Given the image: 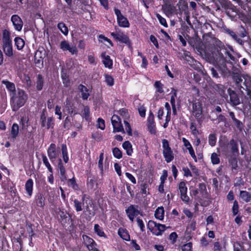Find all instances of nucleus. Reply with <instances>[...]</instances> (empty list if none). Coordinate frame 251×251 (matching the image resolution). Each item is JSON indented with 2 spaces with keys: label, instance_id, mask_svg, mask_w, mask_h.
Here are the masks:
<instances>
[{
  "label": "nucleus",
  "instance_id": "nucleus-1",
  "mask_svg": "<svg viewBox=\"0 0 251 251\" xmlns=\"http://www.w3.org/2000/svg\"><path fill=\"white\" fill-rule=\"evenodd\" d=\"M213 65L219 71L223 77H226L231 75L234 82L240 77H243L245 75V74H242L239 71L235 72V70H233L231 72L229 70L226 66V61L222 54H220L219 57L214 59Z\"/></svg>",
  "mask_w": 251,
  "mask_h": 251
},
{
  "label": "nucleus",
  "instance_id": "nucleus-2",
  "mask_svg": "<svg viewBox=\"0 0 251 251\" xmlns=\"http://www.w3.org/2000/svg\"><path fill=\"white\" fill-rule=\"evenodd\" d=\"M27 99V95L25 91L18 89L17 93L12 95L11 97L13 111H16L23 106Z\"/></svg>",
  "mask_w": 251,
  "mask_h": 251
},
{
  "label": "nucleus",
  "instance_id": "nucleus-3",
  "mask_svg": "<svg viewBox=\"0 0 251 251\" xmlns=\"http://www.w3.org/2000/svg\"><path fill=\"white\" fill-rule=\"evenodd\" d=\"M10 35L8 30L5 29L2 31V48L5 55L9 57L13 55L12 41Z\"/></svg>",
  "mask_w": 251,
  "mask_h": 251
},
{
  "label": "nucleus",
  "instance_id": "nucleus-4",
  "mask_svg": "<svg viewBox=\"0 0 251 251\" xmlns=\"http://www.w3.org/2000/svg\"><path fill=\"white\" fill-rule=\"evenodd\" d=\"M223 51L225 55V57L224 56L223 53L219 52V50H217V53H215V55L214 54H212V58H211V60L210 61L211 63H212L213 64V61H214V59L219 57L220 54V55L222 54L224 58H225V59L226 61V63H230V64H232V62L231 61H233L234 62H236V58L232 54V53L230 52V51H229L228 50H227L226 49H224L223 50Z\"/></svg>",
  "mask_w": 251,
  "mask_h": 251
},
{
  "label": "nucleus",
  "instance_id": "nucleus-5",
  "mask_svg": "<svg viewBox=\"0 0 251 251\" xmlns=\"http://www.w3.org/2000/svg\"><path fill=\"white\" fill-rule=\"evenodd\" d=\"M163 154L165 161L167 163L172 161L174 158V153L170 147L168 141L166 139L162 140Z\"/></svg>",
  "mask_w": 251,
  "mask_h": 251
},
{
  "label": "nucleus",
  "instance_id": "nucleus-6",
  "mask_svg": "<svg viewBox=\"0 0 251 251\" xmlns=\"http://www.w3.org/2000/svg\"><path fill=\"white\" fill-rule=\"evenodd\" d=\"M148 227L156 235H160L163 231L165 230V225L157 223L150 220L148 223Z\"/></svg>",
  "mask_w": 251,
  "mask_h": 251
},
{
  "label": "nucleus",
  "instance_id": "nucleus-7",
  "mask_svg": "<svg viewBox=\"0 0 251 251\" xmlns=\"http://www.w3.org/2000/svg\"><path fill=\"white\" fill-rule=\"evenodd\" d=\"M182 57L194 69L197 71L201 70V64L189 55L188 52L184 53Z\"/></svg>",
  "mask_w": 251,
  "mask_h": 251
},
{
  "label": "nucleus",
  "instance_id": "nucleus-8",
  "mask_svg": "<svg viewBox=\"0 0 251 251\" xmlns=\"http://www.w3.org/2000/svg\"><path fill=\"white\" fill-rule=\"evenodd\" d=\"M114 12L117 18V22L120 26L124 27H128L129 26V23L127 18L124 17L122 14L121 11L115 8Z\"/></svg>",
  "mask_w": 251,
  "mask_h": 251
},
{
  "label": "nucleus",
  "instance_id": "nucleus-9",
  "mask_svg": "<svg viewBox=\"0 0 251 251\" xmlns=\"http://www.w3.org/2000/svg\"><path fill=\"white\" fill-rule=\"evenodd\" d=\"M111 123L113 127L114 132H122L125 133L121 119L118 116L114 115L111 118Z\"/></svg>",
  "mask_w": 251,
  "mask_h": 251
},
{
  "label": "nucleus",
  "instance_id": "nucleus-10",
  "mask_svg": "<svg viewBox=\"0 0 251 251\" xmlns=\"http://www.w3.org/2000/svg\"><path fill=\"white\" fill-rule=\"evenodd\" d=\"M60 48L63 51H69L72 54H76L77 50L75 46H71L66 40L62 41L59 45Z\"/></svg>",
  "mask_w": 251,
  "mask_h": 251
},
{
  "label": "nucleus",
  "instance_id": "nucleus-11",
  "mask_svg": "<svg viewBox=\"0 0 251 251\" xmlns=\"http://www.w3.org/2000/svg\"><path fill=\"white\" fill-rule=\"evenodd\" d=\"M48 155L52 163L59 154V151L57 150L55 144L52 143L50 145L47 151Z\"/></svg>",
  "mask_w": 251,
  "mask_h": 251
},
{
  "label": "nucleus",
  "instance_id": "nucleus-12",
  "mask_svg": "<svg viewBox=\"0 0 251 251\" xmlns=\"http://www.w3.org/2000/svg\"><path fill=\"white\" fill-rule=\"evenodd\" d=\"M244 82L242 89L247 92V95L251 99V76L248 74H245L243 76Z\"/></svg>",
  "mask_w": 251,
  "mask_h": 251
},
{
  "label": "nucleus",
  "instance_id": "nucleus-13",
  "mask_svg": "<svg viewBox=\"0 0 251 251\" xmlns=\"http://www.w3.org/2000/svg\"><path fill=\"white\" fill-rule=\"evenodd\" d=\"M178 189L180 194V198L182 201L188 202L189 201V197L187 196V188L186 183L184 181H181L178 184Z\"/></svg>",
  "mask_w": 251,
  "mask_h": 251
},
{
  "label": "nucleus",
  "instance_id": "nucleus-14",
  "mask_svg": "<svg viewBox=\"0 0 251 251\" xmlns=\"http://www.w3.org/2000/svg\"><path fill=\"white\" fill-rule=\"evenodd\" d=\"M202 112V104L199 100H196L192 103L193 115L197 118H199Z\"/></svg>",
  "mask_w": 251,
  "mask_h": 251
},
{
  "label": "nucleus",
  "instance_id": "nucleus-15",
  "mask_svg": "<svg viewBox=\"0 0 251 251\" xmlns=\"http://www.w3.org/2000/svg\"><path fill=\"white\" fill-rule=\"evenodd\" d=\"M46 56V50L43 48L41 49H39L35 52L34 55L35 63L37 65L41 64L43 65V59Z\"/></svg>",
  "mask_w": 251,
  "mask_h": 251
},
{
  "label": "nucleus",
  "instance_id": "nucleus-16",
  "mask_svg": "<svg viewBox=\"0 0 251 251\" xmlns=\"http://www.w3.org/2000/svg\"><path fill=\"white\" fill-rule=\"evenodd\" d=\"M227 92L229 96L230 101L233 106H237L240 103V100L237 94L230 88L227 89Z\"/></svg>",
  "mask_w": 251,
  "mask_h": 251
},
{
  "label": "nucleus",
  "instance_id": "nucleus-17",
  "mask_svg": "<svg viewBox=\"0 0 251 251\" xmlns=\"http://www.w3.org/2000/svg\"><path fill=\"white\" fill-rule=\"evenodd\" d=\"M11 21L16 30L18 31H21L22 30L23 23L21 18L19 16L17 15L12 16Z\"/></svg>",
  "mask_w": 251,
  "mask_h": 251
},
{
  "label": "nucleus",
  "instance_id": "nucleus-18",
  "mask_svg": "<svg viewBox=\"0 0 251 251\" xmlns=\"http://www.w3.org/2000/svg\"><path fill=\"white\" fill-rule=\"evenodd\" d=\"M227 147L230 149L231 152L233 156H236L239 154L238 144L236 141L232 139L227 144Z\"/></svg>",
  "mask_w": 251,
  "mask_h": 251
},
{
  "label": "nucleus",
  "instance_id": "nucleus-19",
  "mask_svg": "<svg viewBox=\"0 0 251 251\" xmlns=\"http://www.w3.org/2000/svg\"><path fill=\"white\" fill-rule=\"evenodd\" d=\"M126 211L129 219L132 222L133 221L134 217L137 216L140 213L139 211L133 205H130Z\"/></svg>",
  "mask_w": 251,
  "mask_h": 251
},
{
  "label": "nucleus",
  "instance_id": "nucleus-20",
  "mask_svg": "<svg viewBox=\"0 0 251 251\" xmlns=\"http://www.w3.org/2000/svg\"><path fill=\"white\" fill-rule=\"evenodd\" d=\"M162 9L165 14L169 17L174 13L176 10V7L169 3H166L162 5Z\"/></svg>",
  "mask_w": 251,
  "mask_h": 251
},
{
  "label": "nucleus",
  "instance_id": "nucleus-21",
  "mask_svg": "<svg viewBox=\"0 0 251 251\" xmlns=\"http://www.w3.org/2000/svg\"><path fill=\"white\" fill-rule=\"evenodd\" d=\"M58 169L60 172V178L61 181H64L67 179V177L66 176V170L65 167L63 166L62 160L60 158H59L58 159Z\"/></svg>",
  "mask_w": 251,
  "mask_h": 251
},
{
  "label": "nucleus",
  "instance_id": "nucleus-22",
  "mask_svg": "<svg viewBox=\"0 0 251 251\" xmlns=\"http://www.w3.org/2000/svg\"><path fill=\"white\" fill-rule=\"evenodd\" d=\"M213 88L216 91L221 97L225 98L227 97V95L226 94V88L224 85L221 84H214L213 85Z\"/></svg>",
  "mask_w": 251,
  "mask_h": 251
},
{
  "label": "nucleus",
  "instance_id": "nucleus-23",
  "mask_svg": "<svg viewBox=\"0 0 251 251\" xmlns=\"http://www.w3.org/2000/svg\"><path fill=\"white\" fill-rule=\"evenodd\" d=\"M86 195H83L82 196L81 201H79L77 199H75L73 201L74 206L76 212H79L82 210V206L84 205V201L85 200Z\"/></svg>",
  "mask_w": 251,
  "mask_h": 251
},
{
  "label": "nucleus",
  "instance_id": "nucleus-24",
  "mask_svg": "<svg viewBox=\"0 0 251 251\" xmlns=\"http://www.w3.org/2000/svg\"><path fill=\"white\" fill-rule=\"evenodd\" d=\"M118 41L126 44L130 49H132L131 44L128 37L123 32H120Z\"/></svg>",
  "mask_w": 251,
  "mask_h": 251
},
{
  "label": "nucleus",
  "instance_id": "nucleus-25",
  "mask_svg": "<svg viewBox=\"0 0 251 251\" xmlns=\"http://www.w3.org/2000/svg\"><path fill=\"white\" fill-rule=\"evenodd\" d=\"M2 83L5 85L7 90L11 92V96L14 94L16 92L15 85L14 83L10 82L8 80H3Z\"/></svg>",
  "mask_w": 251,
  "mask_h": 251
},
{
  "label": "nucleus",
  "instance_id": "nucleus-26",
  "mask_svg": "<svg viewBox=\"0 0 251 251\" xmlns=\"http://www.w3.org/2000/svg\"><path fill=\"white\" fill-rule=\"evenodd\" d=\"M44 84V77L40 74L37 75L36 81V88L37 90L41 91L43 89Z\"/></svg>",
  "mask_w": 251,
  "mask_h": 251
},
{
  "label": "nucleus",
  "instance_id": "nucleus-27",
  "mask_svg": "<svg viewBox=\"0 0 251 251\" xmlns=\"http://www.w3.org/2000/svg\"><path fill=\"white\" fill-rule=\"evenodd\" d=\"M101 57L103 58L102 62L106 68H111L113 65V61L110 59L109 55H106L105 53L101 54Z\"/></svg>",
  "mask_w": 251,
  "mask_h": 251
},
{
  "label": "nucleus",
  "instance_id": "nucleus-28",
  "mask_svg": "<svg viewBox=\"0 0 251 251\" xmlns=\"http://www.w3.org/2000/svg\"><path fill=\"white\" fill-rule=\"evenodd\" d=\"M45 198L42 193H38L35 198L36 205L38 206L43 207L45 205Z\"/></svg>",
  "mask_w": 251,
  "mask_h": 251
},
{
  "label": "nucleus",
  "instance_id": "nucleus-29",
  "mask_svg": "<svg viewBox=\"0 0 251 251\" xmlns=\"http://www.w3.org/2000/svg\"><path fill=\"white\" fill-rule=\"evenodd\" d=\"M33 181L31 178H29L25 182V188L26 193L29 197L32 194Z\"/></svg>",
  "mask_w": 251,
  "mask_h": 251
},
{
  "label": "nucleus",
  "instance_id": "nucleus-30",
  "mask_svg": "<svg viewBox=\"0 0 251 251\" xmlns=\"http://www.w3.org/2000/svg\"><path fill=\"white\" fill-rule=\"evenodd\" d=\"M240 198L245 202H249L251 200V194L247 191H240L239 194Z\"/></svg>",
  "mask_w": 251,
  "mask_h": 251
},
{
  "label": "nucleus",
  "instance_id": "nucleus-31",
  "mask_svg": "<svg viewBox=\"0 0 251 251\" xmlns=\"http://www.w3.org/2000/svg\"><path fill=\"white\" fill-rule=\"evenodd\" d=\"M78 89L81 93V97L82 99L84 100H87L88 97L90 96V94H89V93H88V88L83 85L80 84L78 86Z\"/></svg>",
  "mask_w": 251,
  "mask_h": 251
},
{
  "label": "nucleus",
  "instance_id": "nucleus-32",
  "mask_svg": "<svg viewBox=\"0 0 251 251\" xmlns=\"http://www.w3.org/2000/svg\"><path fill=\"white\" fill-rule=\"evenodd\" d=\"M19 127L18 125L16 123L13 124L10 131L11 137L13 140H15L16 138L19 134Z\"/></svg>",
  "mask_w": 251,
  "mask_h": 251
},
{
  "label": "nucleus",
  "instance_id": "nucleus-33",
  "mask_svg": "<svg viewBox=\"0 0 251 251\" xmlns=\"http://www.w3.org/2000/svg\"><path fill=\"white\" fill-rule=\"evenodd\" d=\"M222 6L225 10V12H226L228 10H233L234 9V7H235L234 5H233L230 1L223 0L221 2Z\"/></svg>",
  "mask_w": 251,
  "mask_h": 251
},
{
  "label": "nucleus",
  "instance_id": "nucleus-34",
  "mask_svg": "<svg viewBox=\"0 0 251 251\" xmlns=\"http://www.w3.org/2000/svg\"><path fill=\"white\" fill-rule=\"evenodd\" d=\"M123 148L126 150V153L128 155H131L133 152L132 145L128 141L124 142L123 144Z\"/></svg>",
  "mask_w": 251,
  "mask_h": 251
},
{
  "label": "nucleus",
  "instance_id": "nucleus-35",
  "mask_svg": "<svg viewBox=\"0 0 251 251\" xmlns=\"http://www.w3.org/2000/svg\"><path fill=\"white\" fill-rule=\"evenodd\" d=\"M15 45L18 50H22L24 45L25 41L20 37H16L14 39Z\"/></svg>",
  "mask_w": 251,
  "mask_h": 251
},
{
  "label": "nucleus",
  "instance_id": "nucleus-36",
  "mask_svg": "<svg viewBox=\"0 0 251 251\" xmlns=\"http://www.w3.org/2000/svg\"><path fill=\"white\" fill-rule=\"evenodd\" d=\"M164 210L163 207H160L157 208L155 211L154 216L156 218L162 220L164 218Z\"/></svg>",
  "mask_w": 251,
  "mask_h": 251
},
{
  "label": "nucleus",
  "instance_id": "nucleus-37",
  "mask_svg": "<svg viewBox=\"0 0 251 251\" xmlns=\"http://www.w3.org/2000/svg\"><path fill=\"white\" fill-rule=\"evenodd\" d=\"M95 232L100 237H103L104 238H107L106 235L103 231L102 227H101L98 224H95L94 226Z\"/></svg>",
  "mask_w": 251,
  "mask_h": 251
},
{
  "label": "nucleus",
  "instance_id": "nucleus-38",
  "mask_svg": "<svg viewBox=\"0 0 251 251\" xmlns=\"http://www.w3.org/2000/svg\"><path fill=\"white\" fill-rule=\"evenodd\" d=\"M226 13L228 17H230L231 20L234 21L237 18L238 10L236 7H235L234 9L228 10L226 12Z\"/></svg>",
  "mask_w": 251,
  "mask_h": 251
},
{
  "label": "nucleus",
  "instance_id": "nucleus-39",
  "mask_svg": "<svg viewBox=\"0 0 251 251\" xmlns=\"http://www.w3.org/2000/svg\"><path fill=\"white\" fill-rule=\"evenodd\" d=\"M119 235L123 239L128 241L130 239L129 235L128 234L127 231L125 230L123 228H119L118 230Z\"/></svg>",
  "mask_w": 251,
  "mask_h": 251
},
{
  "label": "nucleus",
  "instance_id": "nucleus-40",
  "mask_svg": "<svg viewBox=\"0 0 251 251\" xmlns=\"http://www.w3.org/2000/svg\"><path fill=\"white\" fill-rule=\"evenodd\" d=\"M61 151L64 161L66 163L68 162L69 157L68 156L67 149L66 144L61 145Z\"/></svg>",
  "mask_w": 251,
  "mask_h": 251
},
{
  "label": "nucleus",
  "instance_id": "nucleus-41",
  "mask_svg": "<svg viewBox=\"0 0 251 251\" xmlns=\"http://www.w3.org/2000/svg\"><path fill=\"white\" fill-rule=\"evenodd\" d=\"M61 77L64 85L66 87H68L70 82L67 74L62 71L61 74Z\"/></svg>",
  "mask_w": 251,
  "mask_h": 251
},
{
  "label": "nucleus",
  "instance_id": "nucleus-42",
  "mask_svg": "<svg viewBox=\"0 0 251 251\" xmlns=\"http://www.w3.org/2000/svg\"><path fill=\"white\" fill-rule=\"evenodd\" d=\"M229 163L230 164V165L231 166V168L232 171L234 170H236L238 168V164H237V160L236 158L235 157H231L228 159Z\"/></svg>",
  "mask_w": 251,
  "mask_h": 251
},
{
  "label": "nucleus",
  "instance_id": "nucleus-43",
  "mask_svg": "<svg viewBox=\"0 0 251 251\" xmlns=\"http://www.w3.org/2000/svg\"><path fill=\"white\" fill-rule=\"evenodd\" d=\"M57 27L65 35H67L68 34V27L64 23L62 22L58 23L57 25Z\"/></svg>",
  "mask_w": 251,
  "mask_h": 251
},
{
  "label": "nucleus",
  "instance_id": "nucleus-44",
  "mask_svg": "<svg viewBox=\"0 0 251 251\" xmlns=\"http://www.w3.org/2000/svg\"><path fill=\"white\" fill-rule=\"evenodd\" d=\"M42 159H43V163L46 166V167L48 168L49 171L50 173H52L53 169H52L51 166H50L49 162L48 161V159L47 156L45 154H42Z\"/></svg>",
  "mask_w": 251,
  "mask_h": 251
},
{
  "label": "nucleus",
  "instance_id": "nucleus-45",
  "mask_svg": "<svg viewBox=\"0 0 251 251\" xmlns=\"http://www.w3.org/2000/svg\"><path fill=\"white\" fill-rule=\"evenodd\" d=\"M231 38L240 45L243 46L244 45L245 42L240 37L238 33L236 32L231 37Z\"/></svg>",
  "mask_w": 251,
  "mask_h": 251
},
{
  "label": "nucleus",
  "instance_id": "nucleus-46",
  "mask_svg": "<svg viewBox=\"0 0 251 251\" xmlns=\"http://www.w3.org/2000/svg\"><path fill=\"white\" fill-rule=\"evenodd\" d=\"M222 31L223 33L228 35L231 38L235 32L232 29L226 27V26H224L222 27Z\"/></svg>",
  "mask_w": 251,
  "mask_h": 251
},
{
  "label": "nucleus",
  "instance_id": "nucleus-47",
  "mask_svg": "<svg viewBox=\"0 0 251 251\" xmlns=\"http://www.w3.org/2000/svg\"><path fill=\"white\" fill-rule=\"evenodd\" d=\"M154 86L156 89V92L159 93H163L164 92V90L163 89V85L160 82V81H155L154 84Z\"/></svg>",
  "mask_w": 251,
  "mask_h": 251
},
{
  "label": "nucleus",
  "instance_id": "nucleus-48",
  "mask_svg": "<svg viewBox=\"0 0 251 251\" xmlns=\"http://www.w3.org/2000/svg\"><path fill=\"white\" fill-rule=\"evenodd\" d=\"M104 77L105 81L108 86H112L114 85V78L111 75L105 74Z\"/></svg>",
  "mask_w": 251,
  "mask_h": 251
},
{
  "label": "nucleus",
  "instance_id": "nucleus-49",
  "mask_svg": "<svg viewBox=\"0 0 251 251\" xmlns=\"http://www.w3.org/2000/svg\"><path fill=\"white\" fill-rule=\"evenodd\" d=\"M83 238L85 242V244L87 247L90 246L91 244L92 246L94 245L95 242L94 241L93 239L89 237V236L87 235H83Z\"/></svg>",
  "mask_w": 251,
  "mask_h": 251
},
{
  "label": "nucleus",
  "instance_id": "nucleus-50",
  "mask_svg": "<svg viewBox=\"0 0 251 251\" xmlns=\"http://www.w3.org/2000/svg\"><path fill=\"white\" fill-rule=\"evenodd\" d=\"M237 33H238V34L239 35L240 37H241V38H244L246 36H247V35H248L247 31L242 25L240 26V27L239 28L238 31V32Z\"/></svg>",
  "mask_w": 251,
  "mask_h": 251
},
{
  "label": "nucleus",
  "instance_id": "nucleus-51",
  "mask_svg": "<svg viewBox=\"0 0 251 251\" xmlns=\"http://www.w3.org/2000/svg\"><path fill=\"white\" fill-rule=\"evenodd\" d=\"M198 186L201 195L204 196L207 194L206 185L204 183H199Z\"/></svg>",
  "mask_w": 251,
  "mask_h": 251
},
{
  "label": "nucleus",
  "instance_id": "nucleus-52",
  "mask_svg": "<svg viewBox=\"0 0 251 251\" xmlns=\"http://www.w3.org/2000/svg\"><path fill=\"white\" fill-rule=\"evenodd\" d=\"M103 153H100L99 157V160L98 162V167L100 170V174L101 175L103 174Z\"/></svg>",
  "mask_w": 251,
  "mask_h": 251
},
{
  "label": "nucleus",
  "instance_id": "nucleus-53",
  "mask_svg": "<svg viewBox=\"0 0 251 251\" xmlns=\"http://www.w3.org/2000/svg\"><path fill=\"white\" fill-rule=\"evenodd\" d=\"M235 126L237 127V128L239 130V131L241 132L244 129V125L243 123L236 119L234 121H233Z\"/></svg>",
  "mask_w": 251,
  "mask_h": 251
},
{
  "label": "nucleus",
  "instance_id": "nucleus-54",
  "mask_svg": "<svg viewBox=\"0 0 251 251\" xmlns=\"http://www.w3.org/2000/svg\"><path fill=\"white\" fill-rule=\"evenodd\" d=\"M211 162L213 164H218L220 163V158L218 155L213 152L211 154Z\"/></svg>",
  "mask_w": 251,
  "mask_h": 251
},
{
  "label": "nucleus",
  "instance_id": "nucleus-55",
  "mask_svg": "<svg viewBox=\"0 0 251 251\" xmlns=\"http://www.w3.org/2000/svg\"><path fill=\"white\" fill-rule=\"evenodd\" d=\"M239 207L238 201L236 200L234 201L232 207V212L233 216H235L238 214L239 212Z\"/></svg>",
  "mask_w": 251,
  "mask_h": 251
},
{
  "label": "nucleus",
  "instance_id": "nucleus-56",
  "mask_svg": "<svg viewBox=\"0 0 251 251\" xmlns=\"http://www.w3.org/2000/svg\"><path fill=\"white\" fill-rule=\"evenodd\" d=\"M113 154L114 156L118 159H120L122 157L121 151L117 147L113 148Z\"/></svg>",
  "mask_w": 251,
  "mask_h": 251
},
{
  "label": "nucleus",
  "instance_id": "nucleus-57",
  "mask_svg": "<svg viewBox=\"0 0 251 251\" xmlns=\"http://www.w3.org/2000/svg\"><path fill=\"white\" fill-rule=\"evenodd\" d=\"M68 185L69 186H71L75 190H77L78 188V185L75 182V178L69 179L68 181Z\"/></svg>",
  "mask_w": 251,
  "mask_h": 251
},
{
  "label": "nucleus",
  "instance_id": "nucleus-58",
  "mask_svg": "<svg viewBox=\"0 0 251 251\" xmlns=\"http://www.w3.org/2000/svg\"><path fill=\"white\" fill-rule=\"evenodd\" d=\"M156 16L157 19L158 20V21H159V23H160V24L161 25H163L165 27H167L168 26V25H167V23L166 22V19L165 18L162 17L159 14H156Z\"/></svg>",
  "mask_w": 251,
  "mask_h": 251
},
{
  "label": "nucleus",
  "instance_id": "nucleus-59",
  "mask_svg": "<svg viewBox=\"0 0 251 251\" xmlns=\"http://www.w3.org/2000/svg\"><path fill=\"white\" fill-rule=\"evenodd\" d=\"M95 182L96 181L94 177L90 176L89 177H88L87 181V184L88 186L91 189H92L94 187Z\"/></svg>",
  "mask_w": 251,
  "mask_h": 251
},
{
  "label": "nucleus",
  "instance_id": "nucleus-60",
  "mask_svg": "<svg viewBox=\"0 0 251 251\" xmlns=\"http://www.w3.org/2000/svg\"><path fill=\"white\" fill-rule=\"evenodd\" d=\"M124 123L125 124V129L126 130V132H127V134L129 136H131L132 135V129H131L130 124H129V123L127 121H126V120L124 121Z\"/></svg>",
  "mask_w": 251,
  "mask_h": 251
},
{
  "label": "nucleus",
  "instance_id": "nucleus-61",
  "mask_svg": "<svg viewBox=\"0 0 251 251\" xmlns=\"http://www.w3.org/2000/svg\"><path fill=\"white\" fill-rule=\"evenodd\" d=\"M209 144L211 146H214L216 144V137L215 134H210L208 138Z\"/></svg>",
  "mask_w": 251,
  "mask_h": 251
},
{
  "label": "nucleus",
  "instance_id": "nucleus-62",
  "mask_svg": "<svg viewBox=\"0 0 251 251\" xmlns=\"http://www.w3.org/2000/svg\"><path fill=\"white\" fill-rule=\"evenodd\" d=\"M234 251H244V247L238 242H236L233 245Z\"/></svg>",
  "mask_w": 251,
  "mask_h": 251
},
{
  "label": "nucleus",
  "instance_id": "nucleus-63",
  "mask_svg": "<svg viewBox=\"0 0 251 251\" xmlns=\"http://www.w3.org/2000/svg\"><path fill=\"white\" fill-rule=\"evenodd\" d=\"M97 127L102 130L105 128V122L101 118H99L97 121Z\"/></svg>",
  "mask_w": 251,
  "mask_h": 251
},
{
  "label": "nucleus",
  "instance_id": "nucleus-64",
  "mask_svg": "<svg viewBox=\"0 0 251 251\" xmlns=\"http://www.w3.org/2000/svg\"><path fill=\"white\" fill-rule=\"evenodd\" d=\"M192 243H188L182 247V251H192Z\"/></svg>",
  "mask_w": 251,
  "mask_h": 251
}]
</instances>
